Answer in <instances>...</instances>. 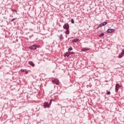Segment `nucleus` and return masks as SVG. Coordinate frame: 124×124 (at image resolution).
<instances>
[{"mask_svg": "<svg viewBox=\"0 0 124 124\" xmlns=\"http://www.w3.org/2000/svg\"><path fill=\"white\" fill-rule=\"evenodd\" d=\"M43 106L44 108H49V105L48 104V102L44 103Z\"/></svg>", "mask_w": 124, "mask_h": 124, "instance_id": "5", "label": "nucleus"}, {"mask_svg": "<svg viewBox=\"0 0 124 124\" xmlns=\"http://www.w3.org/2000/svg\"><path fill=\"white\" fill-rule=\"evenodd\" d=\"M12 11L13 12H16V13H17V10H12Z\"/></svg>", "mask_w": 124, "mask_h": 124, "instance_id": "23", "label": "nucleus"}, {"mask_svg": "<svg viewBox=\"0 0 124 124\" xmlns=\"http://www.w3.org/2000/svg\"><path fill=\"white\" fill-rule=\"evenodd\" d=\"M16 20H17V18H14L12 19V20H11V22H13V21H15Z\"/></svg>", "mask_w": 124, "mask_h": 124, "instance_id": "16", "label": "nucleus"}, {"mask_svg": "<svg viewBox=\"0 0 124 124\" xmlns=\"http://www.w3.org/2000/svg\"><path fill=\"white\" fill-rule=\"evenodd\" d=\"M66 34H69V30H66V31L65 32Z\"/></svg>", "mask_w": 124, "mask_h": 124, "instance_id": "12", "label": "nucleus"}, {"mask_svg": "<svg viewBox=\"0 0 124 124\" xmlns=\"http://www.w3.org/2000/svg\"><path fill=\"white\" fill-rule=\"evenodd\" d=\"M121 55H122V56H124V49H123V50H122V53H121Z\"/></svg>", "mask_w": 124, "mask_h": 124, "instance_id": "18", "label": "nucleus"}, {"mask_svg": "<svg viewBox=\"0 0 124 124\" xmlns=\"http://www.w3.org/2000/svg\"><path fill=\"white\" fill-rule=\"evenodd\" d=\"M40 46L37 45H33L29 47L30 50H36V48H39Z\"/></svg>", "mask_w": 124, "mask_h": 124, "instance_id": "1", "label": "nucleus"}, {"mask_svg": "<svg viewBox=\"0 0 124 124\" xmlns=\"http://www.w3.org/2000/svg\"><path fill=\"white\" fill-rule=\"evenodd\" d=\"M59 37H60V40H62V39L63 38V37L62 36V34L60 35Z\"/></svg>", "mask_w": 124, "mask_h": 124, "instance_id": "10", "label": "nucleus"}, {"mask_svg": "<svg viewBox=\"0 0 124 124\" xmlns=\"http://www.w3.org/2000/svg\"><path fill=\"white\" fill-rule=\"evenodd\" d=\"M69 56H70V54H69V52L66 53L64 55V57H67V58H68Z\"/></svg>", "mask_w": 124, "mask_h": 124, "instance_id": "9", "label": "nucleus"}, {"mask_svg": "<svg viewBox=\"0 0 124 124\" xmlns=\"http://www.w3.org/2000/svg\"><path fill=\"white\" fill-rule=\"evenodd\" d=\"M101 26H99V25L98 26V27H97V29H99V28H100Z\"/></svg>", "mask_w": 124, "mask_h": 124, "instance_id": "24", "label": "nucleus"}, {"mask_svg": "<svg viewBox=\"0 0 124 124\" xmlns=\"http://www.w3.org/2000/svg\"><path fill=\"white\" fill-rule=\"evenodd\" d=\"M63 28L65 30H69V24L68 23H65L63 26Z\"/></svg>", "mask_w": 124, "mask_h": 124, "instance_id": "3", "label": "nucleus"}, {"mask_svg": "<svg viewBox=\"0 0 124 124\" xmlns=\"http://www.w3.org/2000/svg\"><path fill=\"white\" fill-rule=\"evenodd\" d=\"M26 74H28V72H26Z\"/></svg>", "mask_w": 124, "mask_h": 124, "instance_id": "26", "label": "nucleus"}, {"mask_svg": "<svg viewBox=\"0 0 124 124\" xmlns=\"http://www.w3.org/2000/svg\"><path fill=\"white\" fill-rule=\"evenodd\" d=\"M107 94L108 95L111 94V92H110V91L108 92L107 93Z\"/></svg>", "mask_w": 124, "mask_h": 124, "instance_id": "21", "label": "nucleus"}, {"mask_svg": "<svg viewBox=\"0 0 124 124\" xmlns=\"http://www.w3.org/2000/svg\"><path fill=\"white\" fill-rule=\"evenodd\" d=\"M108 22H104L99 24V27H103L105 26L106 25H107Z\"/></svg>", "mask_w": 124, "mask_h": 124, "instance_id": "6", "label": "nucleus"}, {"mask_svg": "<svg viewBox=\"0 0 124 124\" xmlns=\"http://www.w3.org/2000/svg\"><path fill=\"white\" fill-rule=\"evenodd\" d=\"M29 63L31 65V66H34L35 65L34 63H33L31 61H29Z\"/></svg>", "mask_w": 124, "mask_h": 124, "instance_id": "8", "label": "nucleus"}, {"mask_svg": "<svg viewBox=\"0 0 124 124\" xmlns=\"http://www.w3.org/2000/svg\"><path fill=\"white\" fill-rule=\"evenodd\" d=\"M118 58H119L120 59L123 58V55H119Z\"/></svg>", "mask_w": 124, "mask_h": 124, "instance_id": "22", "label": "nucleus"}, {"mask_svg": "<svg viewBox=\"0 0 124 124\" xmlns=\"http://www.w3.org/2000/svg\"><path fill=\"white\" fill-rule=\"evenodd\" d=\"M119 87H121V86L120 85V84H119V83L116 84L115 85V87L119 88Z\"/></svg>", "mask_w": 124, "mask_h": 124, "instance_id": "13", "label": "nucleus"}, {"mask_svg": "<svg viewBox=\"0 0 124 124\" xmlns=\"http://www.w3.org/2000/svg\"><path fill=\"white\" fill-rule=\"evenodd\" d=\"M102 36H104V33H102L101 34L98 35L99 37H102Z\"/></svg>", "mask_w": 124, "mask_h": 124, "instance_id": "11", "label": "nucleus"}, {"mask_svg": "<svg viewBox=\"0 0 124 124\" xmlns=\"http://www.w3.org/2000/svg\"><path fill=\"white\" fill-rule=\"evenodd\" d=\"M24 70H21V72H24Z\"/></svg>", "mask_w": 124, "mask_h": 124, "instance_id": "25", "label": "nucleus"}, {"mask_svg": "<svg viewBox=\"0 0 124 124\" xmlns=\"http://www.w3.org/2000/svg\"><path fill=\"white\" fill-rule=\"evenodd\" d=\"M78 41H79V39H74L72 41V43H75L76 42H78Z\"/></svg>", "mask_w": 124, "mask_h": 124, "instance_id": "7", "label": "nucleus"}, {"mask_svg": "<svg viewBox=\"0 0 124 124\" xmlns=\"http://www.w3.org/2000/svg\"><path fill=\"white\" fill-rule=\"evenodd\" d=\"M73 48L72 47H70L68 49V51H72Z\"/></svg>", "mask_w": 124, "mask_h": 124, "instance_id": "17", "label": "nucleus"}, {"mask_svg": "<svg viewBox=\"0 0 124 124\" xmlns=\"http://www.w3.org/2000/svg\"><path fill=\"white\" fill-rule=\"evenodd\" d=\"M71 22L72 24H74V23H75L74 19H72L71 20Z\"/></svg>", "mask_w": 124, "mask_h": 124, "instance_id": "19", "label": "nucleus"}, {"mask_svg": "<svg viewBox=\"0 0 124 124\" xmlns=\"http://www.w3.org/2000/svg\"><path fill=\"white\" fill-rule=\"evenodd\" d=\"M114 31H115V29H108L107 30V32H108V33H111V32H114Z\"/></svg>", "mask_w": 124, "mask_h": 124, "instance_id": "4", "label": "nucleus"}, {"mask_svg": "<svg viewBox=\"0 0 124 124\" xmlns=\"http://www.w3.org/2000/svg\"><path fill=\"white\" fill-rule=\"evenodd\" d=\"M119 91V87H115V92H118Z\"/></svg>", "mask_w": 124, "mask_h": 124, "instance_id": "14", "label": "nucleus"}, {"mask_svg": "<svg viewBox=\"0 0 124 124\" xmlns=\"http://www.w3.org/2000/svg\"><path fill=\"white\" fill-rule=\"evenodd\" d=\"M52 101H54V100H53V99H51L50 101V102H49V104H48V105H51V104H52Z\"/></svg>", "mask_w": 124, "mask_h": 124, "instance_id": "15", "label": "nucleus"}, {"mask_svg": "<svg viewBox=\"0 0 124 124\" xmlns=\"http://www.w3.org/2000/svg\"><path fill=\"white\" fill-rule=\"evenodd\" d=\"M52 83L53 84H56V85H59L60 84V81L57 78H55L54 80H52Z\"/></svg>", "mask_w": 124, "mask_h": 124, "instance_id": "2", "label": "nucleus"}, {"mask_svg": "<svg viewBox=\"0 0 124 124\" xmlns=\"http://www.w3.org/2000/svg\"><path fill=\"white\" fill-rule=\"evenodd\" d=\"M87 51H88V50H89V49H86Z\"/></svg>", "mask_w": 124, "mask_h": 124, "instance_id": "27", "label": "nucleus"}, {"mask_svg": "<svg viewBox=\"0 0 124 124\" xmlns=\"http://www.w3.org/2000/svg\"><path fill=\"white\" fill-rule=\"evenodd\" d=\"M75 53L73 52H69V55H72L73 54H75Z\"/></svg>", "mask_w": 124, "mask_h": 124, "instance_id": "20", "label": "nucleus"}]
</instances>
